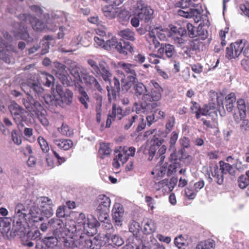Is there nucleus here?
I'll return each mask as SVG.
<instances>
[{
	"mask_svg": "<svg viewBox=\"0 0 249 249\" xmlns=\"http://www.w3.org/2000/svg\"><path fill=\"white\" fill-rule=\"evenodd\" d=\"M48 226L53 235L59 238L60 242L63 243L64 246H69L71 233L77 232L78 227L72 221H69L64 224L60 219L52 218L49 221Z\"/></svg>",
	"mask_w": 249,
	"mask_h": 249,
	"instance_id": "f257e3e1",
	"label": "nucleus"
},
{
	"mask_svg": "<svg viewBox=\"0 0 249 249\" xmlns=\"http://www.w3.org/2000/svg\"><path fill=\"white\" fill-rule=\"evenodd\" d=\"M52 79V81H50L49 79H46V81L44 84L46 87H51L52 95L47 96L46 102L48 104H53L61 100L63 103L70 105L73 99L72 91L67 89L64 91L62 86L58 84L57 81H55L56 79Z\"/></svg>",
	"mask_w": 249,
	"mask_h": 249,
	"instance_id": "f03ea898",
	"label": "nucleus"
},
{
	"mask_svg": "<svg viewBox=\"0 0 249 249\" xmlns=\"http://www.w3.org/2000/svg\"><path fill=\"white\" fill-rule=\"evenodd\" d=\"M159 90L152 89L150 92L143 94L142 102L140 104L135 102L134 107L137 113L143 112L147 113L151 112L152 109L160 106V103H150V102H157L161 98V93Z\"/></svg>",
	"mask_w": 249,
	"mask_h": 249,
	"instance_id": "7ed1b4c3",
	"label": "nucleus"
},
{
	"mask_svg": "<svg viewBox=\"0 0 249 249\" xmlns=\"http://www.w3.org/2000/svg\"><path fill=\"white\" fill-rule=\"evenodd\" d=\"M23 104L27 109L35 115L44 126H48L49 122L46 118L47 112L41 104L36 101L32 96H29Z\"/></svg>",
	"mask_w": 249,
	"mask_h": 249,
	"instance_id": "20e7f679",
	"label": "nucleus"
},
{
	"mask_svg": "<svg viewBox=\"0 0 249 249\" xmlns=\"http://www.w3.org/2000/svg\"><path fill=\"white\" fill-rule=\"evenodd\" d=\"M79 220H81L77 225V230H80L81 232H87L90 235H94L96 233V227L99 225L97 219L92 215L86 216L84 213H80L79 216Z\"/></svg>",
	"mask_w": 249,
	"mask_h": 249,
	"instance_id": "39448f33",
	"label": "nucleus"
},
{
	"mask_svg": "<svg viewBox=\"0 0 249 249\" xmlns=\"http://www.w3.org/2000/svg\"><path fill=\"white\" fill-rule=\"evenodd\" d=\"M61 83H64L66 80H67L69 83L67 84L69 86H75V90H77L80 93L78 99L80 102L82 104L86 109L89 107L88 103L89 102V98L85 91L84 88L82 86L83 82L82 79H73V81L70 82L68 79H58Z\"/></svg>",
	"mask_w": 249,
	"mask_h": 249,
	"instance_id": "423d86ee",
	"label": "nucleus"
},
{
	"mask_svg": "<svg viewBox=\"0 0 249 249\" xmlns=\"http://www.w3.org/2000/svg\"><path fill=\"white\" fill-rule=\"evenodd\" d=\"M177 55L175 47L169 43H162L157 50V54L151 53L152 57H158L163 59H173Z\"/></svg>",
	"mask_w": 249,
	"mask_h": 249,
	"instance_id": "0eeeda50",
	"label": "nucleus"
},
{
	"mask_svg": "<svg viewBox=\"0 0 249 249\" xmlns=\"http://www.w3.org/2000/svg\"><path fill=\"white\" fill-rule=\"evenodd\" d=\"M23 24L30 23L33 29L36 31H42L46 28L45 23L41 19L28 14H22L17 16Z\"/></svg>",
	"mask_w": 249,
	"mask_h": 249,
	"instance_id": "6e6552de",
	"label": "nucleus"
},
{
	"mask_svg": "<svg viewBox=\"0 0 249 249\" xmlns=\"http://www.w3.org/2000/svg\"><path fill=\"white\" fill-rule=\"evenodd\" d=\"M88 63L91 67L92 72L96 76L101 75L103 78H109L111 76L108 67L105 63L100 64V68L97 66L96 62L92 59L88 60Z\"/></svg>",
	"mask_w": 249,
	"mask_h": 249,
	"instance_id": "1a4fd4ad",
	"label": "nucleus"
},
{
	"mask_svg": "<svg viewBox=\"0 0 249 249\" xmlns=\"http://www.w3.org/2000/svg\"><path fill=\"white\" fill-rule=\"evenodd\" d=\"M80 239L82 243L84 249H99L100 245L96 244L98 241L95 237H93V235H90L87 232H83L80 231Z\"/></svg>",
	"mask_w": 249,
	"mask_h": 249,
	"instance_id": "9d476101",
	"label": "nucleus"
},
{
	"mask_svg": "<svg viewBox=\"0 0 249 249\" xmlns=\"http://www.w3.org/2000/svg\"><path fill=\"white\" fill-rule=\"evenodd\" d=\"M244 48L242 40L232 43L226 48V57L229 59L235 58L239 56Z\"/></svg>",
	"mask_w": 249,
	"mask_h": 249,
	"instance_id": "9b49d317",
	"label": "nucleus"
},
{
	"mask_svg": "<svg viewBox=\"0 0 249 249\" xmlns=\"http://www.w3.org/2000/svg\"><path fill=\"white\" fill-rule=\"evenodd\" d=\"M206 178L210 183H212L213 180L219 185L224 183V176L220 172L217 165L211 168L210 172L206 173Z\"/></svg>",
	"mask_w": 249,
	"mask_h": 249,
	"instance_id": "f8f14e48",
	"label": "nucleus"
},
{
	"mask_svg": "<svg viewBox=\"0 0 249 249\" xmlns=\"http://www.w3.org/2000/svg\"><path fill=\"white\" fill-rule=\"evenodd\" d=\"M136 149L134 147H127L126 146H120L118 149V154L116 157L123 164L125 163L130 156L134 157Z\"/></svg>",
	"mask_w": 249,
	"mask_h": 249,
	"instance_id": "ddd939ff",
	"label": "nucleus"
},
{
	"mask_svg": "<svg viewBox=\"0 0 249 249\" xmlns=\"http://www.w3.org/2000/svg\"><path fill=\"white\" fill-rule=\"evenodd\" d=\"M9 109L16 123L19 124L24 120V114L25 111L17 103H11L9 107Z\"/></svg>",
	"mask_w": 249,
	"mask_h": 249,
	"instance_id": "4468645a",
	"label": "nucleus"
},
{
	"mask_svg": "<svg viewBox=\"0 0 249 249\" xmlns=\"http://www.w3.org/2000/svg\"><path fill=\"white\" fill-rule=\"evenodd\" d=\"M39 205L42 209V212L44 215L50 217L53 214V204L52 200L47 196H42L39 200Z\"/></svg>",
	"mask_w": 249,
	"mask_h": 249,
	"instance_id": "2eb2a0df",
	"label": "nucleus"
},
{
	"mask_svg": "<svg viewBox=\"0 0 249 249\" xmlns=\"http://www.w3.org/2000/svg\"><path fill=\"white\" fill-rule=\"evenodd\" d=\"M124 116L122 108L116 104H113L112 111L107 115L106 121V127H109L112 124V122L115 119L121 120Z\"/></svg>",
	"mask_w": 249,
	"mask_h": 249,
	"instance_id": "dca6fc26",
	"label": "nucleus"
},
{
	"mask_svg": "<svg viewBox=\"0 0 249 249\" xmlns=\"http://www.w3.org/2000/svg\"><path fill=\"white\" fill-rule=\"evenodd\" d=\"M124 210L123 205L119 203H115L112 210L113 221L116 225H122Z\"/></svg>",
	"mask_w": 249,
	"mask_h": 249,
	"instance_id": "f3484780",
	"label": "nucleus"
},
{
	"mask_svg": "<svg viewBox=\"0 0 249 249\" xmlns=\"http://www.w3.org/2000/svg\"><path fill=\"white\" fill-rule=\"evenodd\" d=\"M153 10L150 6H146L136 11L137 17L145 23H148L153 18Z\"/></svg>",
	"mask_w": 249,
	"mask_h": 249,
	"instance_id": "a211bd4d",
	"label": "nucleus"
},
{
	"mask_svg": "<svg viewBox=\"0 0 249 249\" xmlns=\"http://www.w3.org/2000/svg\"><path fill=\"white\" fill-rule=\"evenodd\" d=\"M59 239L57 237H48L45 238L44 240L38 241L36 244L37 249H49L53 248L56 246L58 241Z\"/></svg>",
	"mask_w": 249,
	"mask_h": 249,
	"instance_id": "6ab92c4d",
	"label": "nucleus"
},
{
	"mask_svg": "<svg viewBox=\"0 0 249 249\" xmlns=\"http://www.w3.org/2000/svg\"><path fill=\"white\" fill-rule=\"evenodd\" d=\"M162 133L160 131L157 132L156 129H153L146 131L145 136H149L154 134L150 141L151 145H155V147L159 148L164 142V139L161 137Z\"/></svg>",
	"mask_w": 249,
	"mask_h": 249,
	"instance_id": "aec40b11",
	"label": "nucleus"
},
{
	"mask_svg": "<svg viewBox=\"0 0 249 249\" xmlns=\"http://www.w3.org/2000/svg\"><path fill=\"white\" fill-rule=\"evenodd\" d=\"M55 70L53 71V73L54 74L57 78H67L69 69L64 64L58 61L53 62Z\"/></svg>",
	"mask_w": 249,
	"mask_h": 249,
	"instance_id": "412c9836",
	"label": "nucleus"
},
{
	"mask_svg": "<svg viewBox=\"0 0 249 249\" xmlns=\"http://www.w3.org/2000/svg\"><path fill=\"white\" fill-rule=\"evenodd\" d=\"M178 15L186 18H193L195 22H198L201 20V11L196 9H192L187 11H178Z\"/></svg>",
	"mask_w": 249,
	"mask_h": 249,
	"instance_id": "4be33fe9",
	"label": "nucleus"
},
{
	"mask_svg": "<svg viewBox=\"0 0 249 249\" xmlns=\"http://www.w3.org/2000/svg\"><path fill=\"white\" fill-rule=\"evenodd\" d=\"M158 179L154 178V184L152 185V188L157 191H161L163 194L170 192V187L168 186V179L165 178L159 181H157Z\"/></svg>",
	"mask_w": 249,
	"mask_h": 249,
	"instance_id": "5701e85b",
	"label": "nucleus"
},
{
	"mask_svg": "<svg viewBox=\"0 0 249 249\" xmlns=\"http://www.w3.org/2000/svg\"><path fill=\"white\" fill-rule=\"evenodd\" d=\"M22 23L19 26L18 31L14 32V36L17 39H21L25 41L30 42L32 41L33 38L30 36L27 28L25 25L22 26Z\"/></svg>",
	"mask_w": 249,
	"mask_h": 249,
	"instance_id": "b1692460",
	"label": "nucleus"
},
{
	"mask_svg": "<svg viewBox=\"0 0 249 249\" xmlns=\"http://www.w3.org/2000/svg\"><path fill=\"white\" fill-rule=\"evenodd\" d=\"M74 78H93L89 75L87 70L81 66H76L71 70Z\"/></svg>",
	"mask_w": 249,
	"mask_h": 249,
	"instance_id": "393cba45",
	"label": "nucleus"
},
{
	"mask_svg": "<svg viewBox=\"0 0 249 249\" xmlns=\"http://www.w3.org/2000/svg\"><path fill=\"white\" fill-rule=\"evenodd\" d=\"M27 212L28 211L24 204L21 203H17L15 209V216L18 218L20 222L26 219Z\"/></svg>",
	"mask_w": 249,
	"mask_h": 249,
	"instance_id": "a878e982",
	"label": "nucleus"
},
{
	"mask_svg": "<svg viewBox=\"0 0 249 249\" xmlns=\"http://www.w3.org/2000/svg\"><path fill=\"white\" fill-rule=\"evenodd\" d=\"M109 207L105 205V206H98L96 209V213L98 216V219L101 222H105L107 219L109 215L108 213L109 212Z\"/></svg>",
	"mask_w": 249,
	"mask_h": 249,
	"instance_id": "bb28decb",
	"label": "nucleus"
},
{
	"mask_svg": "<svg viewBox=\"0 0 249 249\" xmlns=\"http://www.w3.org/2000/svg\"><path fill=\"white\" fill-rule=\"evenodd\" d=\"M142 232L145 234H150L154 232L157 228L156 224L152 219H146L143 220Z\"/></svg>",
	"mask_w": 249,
	"mask_h": 249,
	"instance_id": "cd10ccee",
	"label": "nucleus"
},
{
	"mask_svg": "<svg viewBox=\"0 0 249 249\" xmlns=\"http://www.w3.org/2000/svg\"><path fill=\"white\" fill-rule=\"evenodd\" d=\"M77 232H74L71 233V236L70 241L69 242L70 243L69 246H64L66 247H68L71 248V249H84V246H83L82 243L81 242L80 239H78L77 240H73V236L74 235L78 236L80 235V230L77 229Z\"/></svg>",
	"mask_w": 249,
	"mask_h": 249,
	"instance_id": "c85d7f7f",
	"label": "nucleus"
},
{
	"mask_svg": "<svg viewBox=\"0 0 249 249\" xmlns=\"http://www.w3.org/2000/svg\"><path fill=\"white\" fill-rule=\"evenodd\" d=\"M114 4H110L103 8L104 16L108 19H112L119 14L118 9L114 7Z\"/></svg>",
	"mask_w": 249,
	"mask_h": 249,
	"instance_id": "c756f323",
	"label": "nucleus"
},
{
	"mask_svg": "<svg viewBox=\"0 0 249 249\" xmlns=\"http://www.w3.org/2000/svg\"><path fill=\"white\" fill-rule=\"evenodd\" d=\"M116 50L120 53L126 55L127 52L132 53L133 47L131 44L128 41H123L118 42L117 45Z\"/></svg>",
	"mask_w": 249,
	"mask_h": 249,
	"instance_id": "7c9ffc66",
	"label": "nucleus"
},
{
	"mask_svg": "<svg viewBox=\"0 0 249 249\" xmlns=\"http://www.w3.org/2000/svg\"><path fill=\"white\" fill-rule=\"evenodd\" d=\"M219 170L224 176L227 173L231 176L235 175L236 171L232 165L222 160L219 162Z\"/></svg>",
	"mask_w": 249,
	"mask_h": 249,
	"instance_id": "2f4dec72",
	"label": "nucleus"
},
{
	"mask_svg": "<svg viewBox=\"0 0 249 249\" xmlns=\"http://www.w3.org/2000/svg\"><path fill=\"white\" fill-rule=\"evenodd\" d=\"M7 47L6 43L2 40L1 43H0V59L6 63H9L10 52Z\"/></svg>",
	"mask_w": 249,
	"mask_h": 249,
	"instance_id": "473e14b6",
	"label": "nucleus"
},
{
	"mask_svg": "<svg viewBox=\"0 0 249 249\" xmlns=\"http://www.w3.org/2000/svg\"><path fill=\"white\" fill-rule=\"evenodd\" d=\"M236 100V95L234 92H231L226 96L225 107L228 112H231L233 110Z\"/></svg>",
	"mask_w": 249,
	"mask_h": 249,
	"instance_id": "72a5a7b5",
	"label": "nucleus"
},
{
	"mask_svg": "<svg viewBox=\"0 0 249 249\" xmlns=\"http://www.w3.org/2000/svg\"><path fill=\"white\" fill-rule=\"evenodd\" d=\"M237 107L241 120H244L246 117L247 106L243 99H239L237 102Z\"/></svg>",
	"mask_w": 249,
	"mask_h": 249,
	"instance_id": "f704fd0d",
	"label": "nucleus"
},
{
	"mask_svg": "<svg viewBox=\"0 0 249 249\" xmlns=\"http://www.w3.org/2000/svg\"><path fill=\"white\" fill-rule=\"evenodd\" d=\"M54 143L60 149H63L64 150H69L73 145V142L70 140H55L54 141Z\"/></svg>",
	"mask_w": 249,
	"mask_h": 249,
	"instance_id": "c9c22d12",
	"label": "nucleus"
},
{
	"mask_svg": "<svg viewBox=\"0 0 249 249\" xmlns=\"http://www.w3.org/2000/svg\"><path fill=\"white\" fill-rule=\"evenodd\" d=\"M31 80V82H29L28 85L24 84L22 85V88L23 90H25V88L27 86L29 88L30 91L33 90L35 93H41L43 89L38 84L36 83L32 79H29Z\"/></svg>",
	"mask_w": 249,
	"mask_h": 249,
	"instance_id": "e433bc0d",
	"label": "nucleus"
},
{
	"mask_svg": "<svg viewBox=\"0 0 249 249\" xmlns=\"http://www.w3.org/2000/svg\"><path fill=\"white\" fill-rule=\"evenodd\" d=\"M156 35L160 40H164L166 39L167 36L169 33V29L160 25H156Z\"/></svg>",
	"mask_w": 249,
	"mask_h": 249,
	"instance_id": "4c0bfd02",
	"label": "nucleus"
},
{
	"mask_svg": "<svg viewBox=\"0 0 249 249\" xmlns=\"http://www.w3.org/2000/svg\"><path fill=\"white\" fill-rule=\"evenodd\" d=\"M127 244L132 246L135 249H142V240L138 237V235L130 236L128 239Z\"/></svg>",
	"mask_w": 249,
	"mask_h": 249,
	"instance_id": "58836bf2",
	"label": "nucleus"
},
{
	"mask_svg": "<svg viewBox=\"0 0 249 249\" xmlns=\"http://www.w3.org/2000/svg\"><path fill=\"white\" fill-rule=\"evenodd\" d=\"M118 35L123 39L129 40L130 41H134L135 33L131 30L127 28L118 32Z\"/></svg>",
	"mask_w": 249,
	"mask_h": 249,
	"instance_id": "ea45409f",
	"label": "nucleus"
},
{
	"mask_svg": "<svg viewBox=\"0 0 249 249\" xmlns=\"http://www.w3.org/2000/svg\"><path fill=\"white\" fill-rule=\"evenodd\" d=\"M137 115H134L129 116L123 119V123L124 128L126 130L129 129L132 126L136 124Z\"/></svg>",
	"mask_w": 249,
	"mask_h": 249,
	"instance_id": "a19ab883",
	"label": "nucleus"
},
{
	"mask_svg": "<svg viewBox=\"0 0 249 249\" xmlns=\"http://www.w3.org/2000/svg\"><path fill=\"white\" fill-rule=\"evenodd\" d=\"M29 214L30 215L29 218L32 219L34 222H38L43 219L40 213V210L38 208H33L31 209Z\"/></svg>",
	"mask_w": 249,
	"mask_h": 249,
	"instance_id": "79ce46f5",
	"label": "nucleus"
},
{
	"mask_svg": "<svg viewBox=\"0 0 249 249\" xmlns=\"http://www.w3.org/2000/svg\"><path fill=\"white\" fill-rule=\"evenodd\" d=\"M215 242L211 239L199 242L196 246V249H214Z\"/></svg>",
	"mask_w": 249,
	"mask_h": 249,
	"instance_id": "37998d69",
	"label": "nucleus"
},
{
	"mask_svg": "<svg viewBox=\"0 0 249 249\" xmlns=\"http://www.w3.org/2000/svg\"><path fill=\"white\" fill-rule=\"evenodd\" d=\"M206 106V107L208 110V115H211L213 114H216L217 111L219 110L220 107H221L222 108L224 107L223 105L221 104L218 105V103L216 104L213 102H209L207 104H205Z\"/></svg>",
	"mask_w": 249,
	"mask_h": 249,
	"instance_id": "c03bdc74",
	"label": "nucleus"
},
{
	"mask_svg": "<svg viewBox=\"0 0 249 249\" xmlns=\"http://www.w3.org/2000/svg\"><path fill=\"white\" fill-rule=\"evenodd\" d=\"M203 41L197 38L193 39L191 43L192 50L193 51H202L205 48V44Z\"/></svg>",
	"mask_w": 249,
	"mask_h": 249,
	"instance_id": "a18cd8bd",
	"label": "nucleus"
},
{
	"mask_svg": "<svg viewBox=\"0 0 249 249\" xmlns=\"http://www.w3.org/2000/svg\"><path fill=\"white\" fill-rule=\"evenodd\" d=\"M11 223L7 217H0V231L2 233L8 232Z\"/></svg>",
	"mask_w": 249,
	"mask_h": 249,
	"instance_id": "49530a36",
	"label": "nucleus"
},
{
	"mask_svg": "<svg viewBox=\"0 0 249 249\" xmlns=\"http://www.w3.org/2000/svg\"><path fill=\"white\" fill-rule=\"evenodd\" d=\"M192 4L193 3L191 0H178L176 2L175 6L177 7H180L182 9V10L179 9V10L188 11L189 10H192L193 9L189 8L190 5Z\"/></svg>",
	"mask_w": 249,
	"mask_h": 249,
	"instance_id": "de8ad7c7",
	"label": "nucleus"
},
{
	"mask_svg": "<svg viewBox=\"0 0 249 249\" xmlns=\"http://www.w3.org/2000/svg\"><path fill=\"white\" fill-rule=\"evenodd\" d=\"M111 152V149L108 143H102L100 144L99 153L102 159H104L106 156L109 155Z\"/></svg>",
	"mask_w": 249,
	"mask_h": 249,
	"instance_id": "09e8293b",
	"label": "nucleus"
},
{
	"mask_svg": "<svg viewBox=\"0 0 249 249\" xmlns=\"http://www.w3.org/2000/svg\"><path fill=\"white\" fill-rule=\"evenodd\" d=\"M96 202L98 206H105L106 205L110 206L111 201L109 197L104 194H101L98 196Z\"/></svg>",
	"mask_w": 249,
	"mask_h": 249,
	"instance_id": "8fccbe9b",
	"label": "nucleus"
},
{
	"mask_svg": "<svg viewBox=\"0 0 249 249\" xmlns=\"http://www.w3.org/2000/svg\"><path fill=\"white\" fill-rule=\"evenodd\" d=\"M119 64L126 73L130 74L127 78H136L135 71L131 65L125 63H119Z\"/></svg>",
	"mask_w": 249,
	"mask_h": 249,
	"instance_id": "3c124183",
	"label": "nucleus"
},
{
	"mask_svg": "<svg viewBox=\"0 0 249 249\" xmlns=\"http://www.w3.org/2000/svg\"><path fill=\"white\" fill-rule=\"evenodd\" d=\"M118 42L116 38H112L111 39L107 40L104 45V49L107 50H110L113 49L116 50V47Z\"/></svg>",
	"mask_w": 249,
	"mask_h": 249,
	"instance_id": "603ef678",
	"label": "nucleus"
},
{
	"mask_svg": "<svg viewBox=\"0 0 249 249\" xmlns=\"http://www.w3.org/2000/svg\"><path fill=\"white\" fill-rule=\"evenodd\" d=\"M178 133L176 131H173L169 138V149H175L177 141L178 139Z\"/></svg>",
	"mask_w": 249,
	"mask_h": 249,
	"instance_id": "864d4df0",
	"label": "nucleus"
},
{
	"mask_svg": "<svg viewBox=\"0 0 249 249\" xmlns=\"http://www.w3.org/2000/svg\"><path fill=\"white\" fill-rule=\"evenodd\" d=\"M140 225L139 222L135 220H132L129 224V231L133 233V235H138L140 230Z\"/></svg>",
	"mask_w": 249,
	"mask_h": 249,
	"instance_id": "5fc2aeb1",
	"label": "nucleus"
},
{
	"mask_svg": "<svg viewBox=\"0 0 249 249\" xmlns=\"http://www.w3.org/2000/svg\"><path fill=\"white\" fill-rule=\"evenodd\" d=\"M196 38L201 39V40H204L207 38L208 35V31L204 29L202 26H198L197 27V31L196 32Z\"/></svg>",
	"mask_w": 249,
	"mask_h": 249,
	"instance_id": "6e6d98bb",
	"label": "nucleus"
},
{
	"mask_svg": "<svg viewBox=\"0 0 249 249\" xmlns=\"http://www.w3.org/2000/svg\"><path fill=\"white\" fill-rule=\"evenodd\" d=\"M238 186L242 189H245L249 185V179L244 175L240 176L237 180Z\"/></svg>",
	"mask_w": 249,
	"mask_h": 249,
	"instance_id": "4d7b16f0",
	"label": "nucleus"
},
{
	"mask_svg": "<svg viewBox=\"0 0 249 249\" xmlns=\"http://www.w3.org/2000/svg\"><path fill=\"white\" fill-rule=\"evenodd\" d=\"M107 89L109 101L116 99L117 94L119 92L120 90L117 88H114L111 85H110V87L107 86Z\"/></svg>",
	"mask_w": 249,
	"mask_h": 249,
	"instance_id": "13d9d810",
	"label": "nucleus"
},
{
	"mask_svg": "<svg viewBox=\"0 0 249 249\" xmlns=\"http://www.w3.org/2000/svg\"><path fill=\"white\" fill-rule=\"evenodd\" d=\"M166 173V168L163 166L156 167L152 172V174L155 176L156 179L157 178L163 177Z\"/></svg>",
	"mask_w": 249,
	"mask_h": 249,
	"instance_id": "bf43d9fd",
	"label": "nucleus"
},
{
	"mask_svg": "<svg viewBox=\"0 0 249 249\" xmlns=\"http://www.w3.org/2000/svg\"><path fill=\"white\" fill-rule=\"evenodd\" d=\"M37 141L39 143L42 151L44 153H47L49 150V145L46 140L41 136H39L37 138Z\"/></svg>",
	"mask_w": 249,
	"mask_h": 249,
	"instance_id": "052dcab7",
	"label": "nucleus"
},
{
	"mask_svg": "<svg viewBox=\"0 0 249 249\" xmlns=\"http://www.w3.org/2000/svg\"><path fill=\"white\" fill-rule=\"evenodd\" d=\"M175 124V117L174 115L167 118L165 124L166 131L167 133L170 132Z\"/></svg>",
	"mask_w": 249,
	"mask_h": 249,
	"instance_id": "680f3d73",
	"label": "nucleus"
},
{
	"mask_svg": "<svg viewBox=\"0 0 249 249\" xmlns=\"http://www.w3.org/2000/svg\"><path fill=\"white\" fill-rule=\"evenodd\" d=\"M134 89L135 92L139 95L145 94L144 93L147 91L145 86L141 82L135 84L134 86Z\"/></svg>",
	"mask_w": 249,
	"mask_h": 249,
	"instance_id": "e2e57ef3",
	"label": "nucleus"
},
{
	"mask_svg": "<svg viewBox=\"0 0 249 249\" xmlns=\"http://www.w3.org/2000/svg\"><path fill=\"white\" fill-rule=\"evenodd\" d=\"M11 139L15 144L18 145L21 144V136L18 134L16 129L12 130L11 131Z\"/></svg>",
	"mask_w": 249,
	"mask_h": 249,
	"instance_id": "0e129e2a",
	"label": "nucleus"
},
{
	"mask_svg": "<svg viewBox=\"0 0 249 249\" xmlns=\"http://www.w3.org/2000/svg\"><path fill=\"white\" fill-rule=\"evenodd\" d=\"M40 231L38 230H35L34 231H29L27 233V235H26V237L25 238H30L32 240H36V243L40 241L38 240L40 239Z\"/></svg>",
	"mask_w": 249,
	"mask_h": 249,
	"instance_id": "69168bd1",
	"label": "nucleus"
},
{
	"mask_svg": "<svg viewBox=\"0 0 249 249\" xmlns=\"http://www.w3.org/2000/svg\"><path fill=\"white\" fill-rule=\"evenodd\" d=\"M136 124H137L136 131L140 132L142 131L146 126V123L142 116H138Z\"/></svg>",
	"mask_w": 249,
	"mask_h": 249,
	"instance_id": "338daca9",
	"label": "nucleus"
},
{
	"mask_svg": "<svg viewBox=\"0 0 249 249\" xmlns=\"http://www.w3.org/2000/svg\"><path fill=\"white\" fill-rule=\"evenodd\" d=\"M59 131L63 135L70 137L73 134L72 131L68 125L63 124Z\"/></svg>",
	"mask_w": 249,
	"mask_h": 249,
	"instance_id": "774afa93",
	"label": "nucleus"
}]
</instances>
